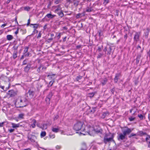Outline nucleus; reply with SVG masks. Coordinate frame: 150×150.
Returning a JSON list of instances; mask_svg holds the SVG:
<instances>
[{"label":"nucleus","mask_w":150,"mask_h":150,"mask_svg":"<svg viewBox=\"0 0 150 150\" xmlns=\"http://www.w3.org/2000/svg\"><path fill=\"white\" fill-rule=\"evenodd\" d=\"M124 128L126 129L122 130V133H120L117 137L118 140L123 142H125L127 139L126 136L129 134L132 131V130L128 127H125Z\"/></svg>","instance_id":"nucleus-1"},{"label":"nucleus","mask_w":150,"mask_h":150,"mask_svg":"<svg viewBox=\"0 0 150 150\" xmlns=\"http://www.w3.org/2000/svg\"><path fill=\"white\" fill-rule=\"evenodd\" d=\"M27 98L24 97L18 98L15 103V105L17 108H21L26 106L28 103Z\"/></svg>","instance_id":"nucleus-2"},{"label":"nucleus","mask_w":150,"mask_h":150,"mask_svg":"<svg viewBox=\"0 0 150 150\" xmlns=\"http://www.w3.org/2000/svg\"><path fill=\"white\" fill-rule=\"evenodd\" d=\"M73 129L76 131L81 130L84 131L85 130V125L83 122L78 121L74 124Z\"/></svg>","instance_id":"nucleus-3"},{"label":"nucleus","mask_w":150,"mask_h":150,"mask_svg":"<svg viewBox=\"0 0 150 150\" xmlns=\"http://www.w3.org/2000/svg\"><path fill=\"white\" fill-rule=\"evenodd\" d=\"M114 137L113 134H106L104 136L103 142L105 144H107L108 142H109L111 141H113L115 142V141L113 140Z\"/></svg>","instance_id":"nucleus-4"},{"label":"nucleus","mask_w":150,"mask_h":150,"mask_svg":"<svg viewBox=\"0 0 150 150\" xmlns=\"http://www.w3.org/2000/svg\"><path fill=\"white\" fill-rule=\"evenodd\" d=\"M35 89L34 88L31 87L26 93V96L28 99L33 98L35 93Z\"/></svg>","instance_id":"nucleus-5"},{"label":"nucleus","mask_w":150,"mask_h":150,"mask_svg":"<svg viewBox=\"0 0 150 150\" xmlns=\"http://www.w3.org/2000/svg\"><path fill=\"white\" fill-rule=\"evenodd\" d=\"M112 48L113 47L112 46L108 45L106 47H105L103 50V51L105 52L107 51L106 54L107 55H109L111 53H113V50Z\"/></svg>","instance_id":"nucleus-6"},{"label":"nucleus","mask_w":150,"mask_h":150,"mask_svg":"<svg viewBox=\"0 0 150 150\" xmlns=\"http://www.w3.org/2000/svg\"><path fill=\"white\" fill-rule=\"evenodd\" d=\"M56 16L55 15H52L50 13H48L45 16L42 20L44 21H49L50 19H53Z\"/></svg>","instance_id":"nucleus-7"},{"label":"nucleus","mask_w":150,"mask_h":150,"mask_svg":"<svg viewBox=\"0 0 150 150\" xmlns=\"http://www.w3.org/2000/svg\"><path fill=\"white\" fill-rule=\"evenodd\" d=\"M140 34V32H136L134 35V41L136 42L139 40Z\"/></svg>","instance_id":"nucleus-8"},{"label":"nucleus","mask_w":150,"mask_h":150,"mask_svg":"<svg viewBox=\"0 0 150 150\" xmlns=\"http://www.w3.org/2000/svg\"><path fill=\"white\" fill-rule=\"evenodd\" d=\"M28 138L29 140L31 142H35L36 137L34 135H30L28 137Z\"/></svg>","instance_id":"nucleus-9"},{"label":"nucleus","mask_w":150,"mask_h":150,"mask_svg":"<svg viewBox=\"0 0 150 150\" xmlns=\"http://www.w3.org/2000/svg\"><path fill=\"white\" fill-rule=\"evenodd\" d=\"M31 64L30 63H28L27 65L24 68V71L26 73H28L31 67Z\"/></svg>","instance_id":"nucleus-10"},{"label":"nucleus","mask_w":150,"mask_h":150,"mask_svg":"<svg viewBox=\"0 0 150 150\" xmlns=\"http://www.w3.org/2000/svg\"><path fill=\"white\" fill-rule=\"evenodd\" d=\"M93 130L96 134H102L103 130L100 128L96 129L94 128L93 129Z\"/></svg>","instance_id":"nucleus-11"},{"label":"nucleus","mask_w":150,"mask_h":150,"mask_svg":"<svg viewBox=\"0 0 150 150\" xmlns=\"http://www.w3.org/2000/svg\"><path fill=\"white\" fill-rule=\"evenodd\" d=\"M8 94L11 97H13L16 95V93L13 90H11L9 91Z\"/></svg>","instance_id":"nucleus-12"},{"label":"nucleus","mask_w":150,"mask_h":150,"mask_svg":"<svg viewBox=\"0 0 150 150\" xmlns=\"http://www.w3.org/2000/svg\"><path fill=\"white\" fill-rule=\"evenodd\" d=\"M142 56L141 54H138L137 57L136 59V63L137 64H139L140 60V59L141 57Z\"/></svg>","instance_id":"nucleus-13"},{"label":"nucleus","mask_w":150,"mask_h":150,"mask_svg":"<svg viewBox=\"0 0 150 150\" xmlns=\"http://www.w3.org/2000/svg\"><path fill=\"white\" fill-rule=\"evenodd\" d=\"M30 26L32 27V26H33V27L34 28V30H36V29L38 28V27L39 26V25L37 24H30Z\"/></svg>","instance_id":"nucleus-14"},{"label":"nucleus","mask_w":150,"mask_h":150,"mask_svg":"<svg viewBox=\"0 0 150 150\" xmlns=\"http://www.w3.org/2000/svg\"><path fill=\"white\" fill-rule=\"evenodd\" d=\"M18 52L17 51H14L13 54V58L14 59H15L17 57V54Z\"/></svg>","instance_id":"nucleus-15"},{"label":"nucleus","mask_w":150,"mask_h":150,"mask_svg":"<svg viewBox=\"0 0 150 150\" xmlns=\"http://www.w3.org/2000/svg\"><path fill=\"white\" fill-rule=\"evenodd\" d=\"M109 113L108 112H103L102 115V117L104 118L105 117L108 116Z\"/></svg>","instance_id":"nucleus-16"},{"label":"nucleus","mask_w":150,"mask_h":150,"mask_svg":"<svg viewBox=\"0 0 150 150\" xmlns=\"http://www.w3.org/2000/svg\"><path fill=\"white\" fill-rule=\"evenodd\" d=\"M107 81V79L106 78H104L101 82V83L103 86L105 85Z\"/></svg>","instance_id":"nucleus-17"},{"label":"nucleus","mask_w":150,"mask_h":150,"mask_svg":"<svg viewBox=\"0 0 150 150\" xmlns=\"http://www.w3.org/2000/svg\"><path fill=\"white\" fill-rule=\"evenodd\" d=\"M150 30L149 29V28H147L146 30V32L144 33L145 34V37L146 38H147L148 36L149 35V32Z\"/></svg>","instance_id":"nucleus-18"},{"label":"nucleus","mask_w":150,"mask_h":150,"mask_svg":"<svg viewBox=\"0 0 150 150\" xmlns=\"http://www.w3.org/2000/svg\"><path fill=\"white\" fill-rule=\"evenodd\" d=\"M13 38V36L10 35H7L6 36V39L8 40H11Z\"/></svg>","instance_id":"nucleus-19"},{"label":"nucleus","mask_w":150,"mask_h":150,"mask_svg":"<svg viewBox=\"0 0 150 150\" xmlns=\"http://www.w3.org/2000/svg\"><path fill=\"white\" fill-rule=\"evenodd\" d=\"M110 92L112 94L114 95L115 96L116 95L117 92L115 91L114 88L111 89L110 90Z\"/></svg>","instance_id":"nucleus-20"},{"label":"nucleus","mask_w":150,"mask_h":150,"mask_svg":"<svg viewBox=\"0 0 150 150\" xmlns=\"http://www.w3.org/2000/svg\"><path fill=\"white\" fill-rule=\"evenodd\" d=\"M57 13L59 16L61 18H62L64 15V14L62 10L60 11H58Z\"/></svg>","instance_id":"nucleus-21"},{"label":"nucleus","mask_w":150,"mask_h":150,"mask_svg":"<svg viewBox=\"0 0 150 150\" xmlns=\"http://www.w3.org/2000/svg\"><path fill=\"white\" fill-rule=\"evenodd\" d=\"M12 127L13 128H16L19 127L20 126L19 124H16L14 123H12Z\"/></svg>","instance_id":"nucleus-22"},{"label":"nucleus","mask_w":150,"mask_h":150,"mask_svg":"<svg viewBox=\"0 0 150 150\" xmlns=\"http://www.w3.org/2000/svg\"><path fill=\"white\" fill-rule=\"evenodd\" d=\"M96 93V92H92L91 93H88V96L89 97L91 98L93 97V96H94V95Z\"/></svg>","instance_id":"nucleus-23"},{"label":"nucleus","mask_w":150,"mask_h":150,"mask_svg":"<svg viewBox=\"0 0 150 150\" xmlns=\"http://www.w3.org/2000/svg\"><path fill=\"white\" fill-rule=\"evenodd\" d=\"M33 123L31 125V126L32 127H33V128H34L35 127L36 121L34 119L33 120Z\"/></svg>","instance_id":"nucleus-24"},{"label":"nucleus","mask_w":150,"mask_h":150,"mask_svg":"<svg viewBox=\"0 0 150 150\" xmlns=\"http://www.w3.org/2000/svg\"><path fill=\"white\" fill-rule=\"evenodd\" d=\"M61 11V8L59 6H58L57 8L55 10V12L57 13L58 11Z\"/></svg>","instance_id":"nucleus-25"},{"label":"nucleus","mask_w":150,"mask_h":150,"mask_svg":"<svg viewBox=\"0 0 150 150\" xmlns=\"http://www.w3.org/2000/svg\"><path fill=\"white\" fill-rule=\"evenodd\" d=\"M52 131L54 132L57 133L59 132V129L57 128L52 127Z\"/></svg>","instance_id":"nucleus-26"},{"label":"nucleus","mask_w":150,"mask_h":150,"mask_svg":"<svg viewBox=\"0 0 150 150\" xmlns=\"http://www.w3.org/2000/svg\"><path fill=\"white\" fill-rule=\"evenodd\" d=\"M24 116V114L23 113H21L19 114L18 116V119H22L23 118V116Z\"/></svg>","instance_id":"nucleus-27"},{"label":"nucleus","mask_w":150,"mask_h":150,"mask_svg":"<svg viewBox=\"0 0 150 150\" xmlns=\"http://www.w3.org/2000/svg\"><path fill=\"white\" fill-rule=\"evenodd\" d=\"M110 0H104V1L103 3V4L104 6H106L110 2Z\"/></svg>","instance_id":"nucleus-28"},{"label":"nucleus","mask_w":150,"mask_h":150,"mask_svg":"<svg viewBox=\"0 0 150 150\" xmlns=\"http://www.w3.org/2000/svg\"><path fill=\"white\" fill-rule=\"evenodd\" d=\"M53 95V94L51 92L49 93L48 95L47 96V97L51 99V98L52 96Z\"/></svg>","instance_id":"nucleus-29"},{"label":"nucleus","mask_w":150,"mask_h":150,"mask_svg":"<svg viewBox=\"0 0 150 150\" xmlns=\"http://www.w3.org/2000/svg\"><path fill=\"white\" fill-rule=\"evenodd\" d=\"M146 140L147 143H149V142L150 141V136L148 135L147 137L146 138Z\"/></svg>","instance_id":"nucleus-30"},{"label":"nucleus","mask_w":150,"mask_h":150,"mask_svg":"<svg viewBox=\"0 0 150 150\" xmlns=\"http://www.w3.org/2000/svg\"><path fill=\"white\" fill-rule=\"evenodd\" d=\"M46 135V133L45 132H42L40 134L41 137H45Z\"/></svg>","instance_id":"nucleus-31"},{"label":"nucleus","mask_w":150,"mask_h":150,"mask_svg":"<svg viewBox=\"0 0 150 150\" xmlns=\"http://www.w3.org/2000/svg\"><path fill=\"white\" fill-rule=\"evenodd\" d=\"M29 48V47L28 46L25 47L24 48V53H25L27 52Z\"/></svg>","instance_id":"nucleus-32"},{"label":"nucleus","mask_w":150,"mask_h":150,"mask_svg":"<svg viewBox=\"0 0 150 150\" xmlns=\"http://www.w3.org/2000/svg\"><path fill=\"white\" fill-rule=\"evenodd\" d=\"M135 119V117H133L132 116H131L129 118V120L130 121H134Z\"/></svg>","instance_id":"nucleus-33"},{"label":"nucleus","mask_w":150,"mask_h":150,"mask_svg":"<svg viewBox=\"0 0 150 150\" xmlns=\"http://www.w3.org/2000/svg\"><path fill=\"white\" fill-rule=\"evenodd\" d=\"M82 77V76H77L76 78V80L77 81H78L79 80L81 79Z\"/></svg>","instance_id":"nucleus-34"},{"label":"nucleus","mask_w":150,"mask_h":150,"mask_svg":"<svg viewBox=\"0 0 150 150\" xmlns=\"http://www.w3.org/2000/svg\"><path fill=\"white\" fill-rule=\"evenodd\" d=\"M24 9L25 10L29 11L30 9V8L29 6H26L24 7Z\"/></svg>","instance_id":"nucleus-35"},{"label":"nucleus","mask_w":150,"mask_h":150,"mask_svg":"<svg viewBox=\"0 0 150 150\" xmlns=\"http://www.w3.org/2000/svg\"><path fill=\"white\" fill-rule=\"evenodd\" d=\"M63 0H55L54 3L56 4H57L61 2L62 1H63Z\"/></svg>","instance_id":"nucleus-36"},{"label":"nucleus","mask_w":150,"mask_h":150,"mask_svg":"<svg viewBox=\"0 0 150 150\" xmlns=\"http://www.w3.org/2000/svg\"><path fill=\"white\" fill-rule=\"evenodd\" d=\"M50 99L49 98H47V97H46V98L45 101L47 103H48L49 104L50 103Z\"/></svg>","instance_id":"nucleus-37"},{"label":"nucleus","mask_w":150,"mask_h":150,"mask_svg":"<svg viewBox=\"0 0 150 150\" xmlns=\"http://www.w3.org/2000/svg\"><path fill=\"white\" fill-rule=\"evenodd\" d=\"M82 146L81 147L86 149V144L84 142H83L82 143Z\"/></svg>","instance_id":"nucleus-38"},{"label":"nucleus","mask_w":150,"mask_h":150,"mask_svg":"<svg viewBox=\"0 0 150 150\" xmlns=\"http://www.w3.org/2000/svg\"><path fill=\"white\" fill-rule=\"evenodd\" d=\"M137 135L136 134H134L133 133H132L128 137L129 138H131L132 137L134 136H136Z\"/></svg>","instance_id":"nucleus-39"},{"label":"nucleus","mask_w":150,"mask_h":150,"mask_svg":"<svg viewBox=\"0 0 150 150\" xmlns=\"http://www.w3.org/2000/svg\"><path fill=\"white\" fill-rule=\"evenodd\" d=\"M86 12H90L92 11V9L91 8H88L86 9Z\"/></svg>","instance_id":"nucleus-40"},{"label":"nucleus","mask_w":150,"mask_h":150,"mask_svg":"<svg viewBox=\"0 0 150 150\" xmlns=\"http://www.w3.org/2000/svg\"><path fill=\"white\" fill-rule=\"evenodd\" d=\"M139 133L142 135L146 134V132H143L142 131H139Z\"/></svg>","instance_id":"nucleus-41"},{"label":"nucleus","mask_w":150,"mask_h":150,"mask_svg":"<svg viewBox=\"0 0 150 150\" xmlns=\"http://www.w3.org/2000/svg\"><path fill=\"white\" fill-rule=\"evenodd\" d=\"M138 116L141 120H142L143 118V116L142 114H138Z\"/></svg>","instance_id":"nucleus-42"},{"label":"nucleus","mask_w":150,"mask_h":150,"mask_svg":"<svg viewBox=\"0 0 150 150\" xmlns=\"http://www.w3.org/2000/svg\"><path fill=\"white\" fill-rule=\"evenodd\" d=\"M103 56V54L99 53V54L98 55L97 58L98 59L100 58L102 56Z\"/></svg>","instance_id":"nucleus-43"},{"label":"nucleus","mask_w":150,"mask_h":150,"mask_svg":"<svg viewBox=\"0 0 150 150\" xmlns=\"http://www.w3.org/2000/svg\"><path fill=\"white\" fill-rule=\"evenodd\" d=\"M119 78L116 77L115 76V78H114V82L115 83H116L118 81V79Z\"/></svg>","instance_id":"nucleus-44"},{"label":"nucleus","mask_w":150,"mask_h":150,"mask_svg":"<svg viewBox=\"0 0 150 150\" xmlns=\"http://www.w3.org/2000/svg\"><path fill=\"white\" fill-rule=\"evenodd\" d=\"M38 33V30H34L32 33V35H34L35 33Z\"/></svg>","instance_id":"nucleus-45"},{"label":"nucleus","mask_w":150,"mask_h":150,"mask_svg":"<svg viewBox=\"0 0 150 150\" xmlns=\"http://www.w3.org/2000/svg\"><path fill=\"white\" fill-rule=\"evenodd\" d=\"M58 117H59V116L58 115H54V120H57L58 119Z\"/></svg>","instance_id":"nucleus-46"},{"label":"nucleus","mask_w":150,"mask_h":150,"mask_svg":"<svg viewBox=\"0 0 150 150\" xmlns=\"http://www.w3.org/2000/svg\"><path fill=\"white\" fill-rule=\"evenodd\" d=\"M25 57H28L29 55V52L23 53Z\"/></svg>","instance_id":"nucleus-47"},{"label":"nucleus","mask_w":150,"mask_h":150,"mask_svg":"<svg viewBox=\"0 0 150 150\" xmlns=\"http://www.w3.org/2000/svg\"><path fill=\"white\" fill-rule=\"evenodd\" d=\"M52 40H53V38H50L48 39H47V42L48 43H50Z\"/></svg>","instance_id":"nucleus-48"},{"label":"nucleus","mask_w":150,"mask_h":150,"mask_svg":"<svg viewBox=\"0 0 150 150\" xmlns=\"http://www.w3.org/2000/svg\"><path fill=\"white\" fill-rule=\"evenodd\" d=\"M121 76V73H116L115 74V76L119 78V77Z\"/></svg>","instance_id":"nucleus-49"},{"label":"nucleus","mask_w":150,"mask_h":150,"mask_svg":"<svg viewBox=\"0 0 150 150\" xmlns=\"http://www.w3.org/2000/svg\"><path fill=\"white\" fill-rule=\"evenodd\" d=\"M41 31H40L38 34L37 36V38H39L41 37Z\"/></svg>","instance_id":"nucleus-50"},{"label":"nucleus","mask_w":150,"mask_h":150,"mask_svg":"<svg viewBox=\"0 0 150 150\" xmlns=\"http://www.w3.org/2000/svg\"><path fill=\"white\" fill-rule=\"evenodd\" d=\"M27 64V61L26 60H24L23 62V65H25Z\"/></svg>","instance_id":"nucleus-51"},{"label":"nucleus","mask_w":150,"mask_h":150,"mask_svg":"<svg viewBox=\"0 0 150 150\" xmlns=\"http://www.w3.org/2000/svg\"><path fill=\"white\" fill-rule=\"evenodd\" d=\"M30 19H28V23H27V26H28L29 25H30Z\"/></svg>","instance_id":"nucleus-52"},{"label":"nucleus","mask_w":150,"mask_h":150,"mask_svg":"<svg viewBox=\"0 0 150 150\" xmlns=\"http://www.w3.org/2000/svg\"><path fill=\"white\" fill-rule=\"evenodd\" d=\"M41 66H40V67H39L38 69H37V71L39 73L40 71V69L41 68Z\"/></svg>","instance_id":"nucleus-53"},{"label":"nucleus","mask_w":150,"mask_h":150,"mask_svg":"<svg viewBox=\"0 0 150 150\" xmlns=\"http://www.w3.org/2000/svg\"><path fill=\"white\" fill-rule=\"evenodd\" d=\"M81 15V14H80V13H79L77 14H76V18H79L80 16Z\"/></svg>","instance_id":"nucleus-54"},{"label":"nucleus","mask_w":150,"mask_h":150,"mask_svg":"<svg viewBox=\"0 0 150 150\" xmlns=\"http://www.w3.org/2000/svg\"><path fill=\"white\" fill-rule=\"evenodd\" d=\"M18 48V46L15 47V46H14L13 47V48L14 49V50H15V51H17V49Z\"/></svg>","instance_id":"nucleus-55"},{"label":"nucleus","mask_w":150,"mask_h":150,"mask_svg":"<svg viewBox=\"0 0 150 150\" xmlns=\"http://www.w3.org/2000/svg\"><path fill=\"white\" fill-rule=\"evenodd\" d=\"M127 34H125L124 35V39H125V41L127 40Z\"/></svg>","instance_id":"nucleus-56"},{"label":"nucleus","mask_w":150,"mask_h":150,"mask_svg":"<svg viewBox=\"0 0 150 150\" xmlns=\"http://www.w3.org/2000/svg\"><path fill=\"white\" fill-rule=\"evenodd\" d=\"M56 148L57 149H60L61 148V147L60 146L57 145L56 146Z\"/></svg>","instance_id":"nucleus-57"},{"label":"nucleus","mask_w":150,"mask_h":150,"mask_svg":"<svg viewBox=\"0 0 150 150\" xmlns=\"http://www.w3.org/2000/svg\"><path fill=\"white\" fill-rule=\"evenodd\" d=\"M54 81H53V82H52V81H50L49 83V85H50V86H52L54 83Z\"/></svg>","instance_id":"nucleus-58"},{"label":"nucleus","mask_w":150,"mask_h":150,"mask_svg":"<svg viewBox=\"0 0 150 150\" xmlns=\"http://www.w3.org/2000/svg\"><path fill=\"white\" fill-rule=\"evenodd\" d=\"M5 122H0V127H3V126Z\"/></svg>","instance_id":"nucleus-59"},{"label":"nucleus","mask_w":150,"mask_h":150,"mask_svg":"<svg viewBox=\"0 0 150 150\" xmlns=\"http://www.w3.org/2000/svg\"><path fill=\"white\" fill-rule=\"evenodd\" d=\"M103 33L101 31L99 32V35L100 36H101L103 35Z\"/></svg>","instance_id":"nucleus-60"},{"label":"nucleus","mask_w":150,"mask_h":150,"mask_svg":"<svg viewBox=\"0 0 150 150\" xmlns=\"http://www.w3.org/2000/svg\"><path fill=\"white\" fill-rule=\"evenodd\" d=\"M9 131L11 133L13 132L14 131V129H9Z\"/></svg>","instance_id":"nucleus-61"},{"label":"nucleus","mask_w":150,"mask_h":150,"mask_svg":"<svg viewBox=\"0 0 150 150\" xmlns=\"http://www.w3.org/2000/svg\"><path fill=\"white\" fill-rule=\"evenodd\" d=\"M50 136L51 138H54L55 137V135H50Z\"/></svg>","instance_id":"nucleus-62"},{"label":"nucleus","mask_w":150,"mask_h":150,"mask_svg":"<svg viewBox=\"0 0 150 150\" xmlns=\"http://www.w3.org/2000/svg\"><path fill=\"white\" fill-rule=\"evenodd\" d=\"M98 50L99 52H100L102 50H101V47H98Z\"/></svg>","instance_id":"nucleus-63"},{"label":"nucleus","mask_w":150,"mask_h":150,"mask_svg":"<svg viewBox=\"0 0 150 150\" xmlns=\"http://www.w3.org/2000/svg\"><path fill=\"white\" fill-rule=\"evenodd\" d=\"M6 25V24H2L1 26V27L2 28H3L4 27V26H5Z\"/></svg>","instance_id":"nucleus-64"}]
</instances>
